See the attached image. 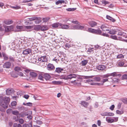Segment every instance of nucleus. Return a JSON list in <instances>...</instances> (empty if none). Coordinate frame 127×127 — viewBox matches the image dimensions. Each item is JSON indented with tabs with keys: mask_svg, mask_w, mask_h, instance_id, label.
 I'll return each instance as SVG.
<instances>
[{
	"mask_svg": "<svg viewBox=\"0 0 127 127\" xmlns=\"http://www.w3.org/2000/svg\"><path fill=\"white\" fill-rule=\"evenodd\" d=\"M30 74L31 77L33 78H34L36 77L37 75V74L33 72H31L30 73Z\"/></svg>",
	"mask_w": 127,
	"mask_h": 127,
	"instance_id": "nucleus-20",
	"label": "nucleus"
},
{
	"mask_svg": "<svg viewBox=\"0 0 127 127\" xmlns=\"http://www.w3.org/2000/svg\"><path fill=\"white\" fill-rule=\"evenodd\" d=\"M76 80H75L74 81H71L70 83H71L73 84L74 85H81L80 82H78L76 81Z\"/></svg>",
	"mask_w": 127,
	"mask_h": 127,
	"instance_id": "nucleus-29",
	"label": "nucleus"
},
{
	"mask_svg": "<svg viewBox=\"0 0 127 127\" xmlns=\"http://www.w3.org/2000/svg\"><path fill=\"white\" fill-rule=\"evenodd\" d=\"M124 56L122 54H120L117 56V59L124 58Z\"/></svg>",
	"mask_w": 127,
	"mask_h": 127,
	"instance_id": "nucleus-47",
	"label": "nucleus"
},
{
	"mask_svg": "<svg viewBox=\"0 0 127 127\" xmlns=\"http://www.w3.org/2000/svg\"><path fill=\"white\" fill-rule=\"evenodd\" d=\"M102 3L103 4H104L105 5H106V4H108V2L106 1L105 0H103L101 1Z\"/></svg>",
	"mask_w": 127,
	"mask_h": 127,
	"instance_id": "nucleus-59",
	"label": "nucleus"
},
{
	"mask_svg": "<svg viewBox=\"0 0 127 127\" xmlns=\"http://www.w3.org/2000/svg\"><path fill=\"white\" fill-rule=\"evenodd\" d=\"M47 68L49 70H53L55 69V67L53 64L49 63L47 65Z\"/></svg>",
	"mask_w": 127,
	"mask_h": 127,
	"instance_id": "nucleus-6",
	"label": "nucleus"
},
{
	"mask_svg": "<svg viewBox=\"0 0 127 127\" xmlns=\"http://www.w3.org/2000/svg\"><path fill=\"white\" fill-rule=\"evenodd\" d=\"M19 122L21 124H22L24 122V121L21 118L19 120Z\"/></svg>",
	"mask_w": 127,
	"mask_h": 127,
	"instance_id": "nucleus-62",
	"label": "nucleus"
},
{
	"mask_svg": "<svg viewBox=\"0 0 127 127\" xmlns=\"http://www.w3.org/2000/svg\"><path fill=\"white\" fill-rule=\"evenodd\" d=\"M42 59V62H47L48 61L47 57L45 56H42L41 57Z\"/></svg>",
	"mask_w": 127,
	"mask_h": 127,
	"instance_id": "nucleus-28",
	"label": "nucleus"
},
{
	"mask_svg": "<svg viewBox=\"0 0 127 127\" xmlns=\"http://www.w3.org/2000/svg\"><path fill=\"white\" fill-rule=\"evenodd\" d=\"M31 51V49L30 48H28L27 49L24 50L22 53V54L24 55H26L29 54Z\"/></svg>",
	"mask_w": 127,
	"mask_h": 127,
	"instance_id": "nucleus-13",
	"label": "nucleus"
},
{
	"mask_svg": "<svg viewBox=\"0 0 127 127\" xmlns=\"http://www.w3.org/2000/svg\"><path fill=\"white\" fill-rule=\"evenodd\" d=\"M59 26L61 28L64 29H67L69 27V26L68 25H64L61 23H60Z\"/></svg>",
	"mask_w": 127,
	"mask_h": 127,
	"instance_id": "nucleus-15",
	"label": "nucleus"
},
{
	"mask_svg": "<svg viewBox=\"0 0 127 127\" xmlns=\"http://www.w3.org/2000/svg\"><path fill=\"white\" fill-rule=\"evenodd\" d=\"M101 115L102 116H111V113L104 112L101 113Z\"/></svg>",
	"mask_w": 127,
	"mask_h": 127,
	"instance_id": "nucleus-24",
	"label": "nucleus"
},
{
	"mask_svg": "<svg viewBox=\"0 0 127 127\" xmlns=\"http://www.w3.org/2000/svg\"><path fill=\"white\" fill-rule=\"evenodd\" d=\"M118 117H112V123L117 122L118 121Z\"/></svg>",
	"mask_w": 127,
	"mask_h": 127,
	"instance_id": "nucleus-31",
	"label": "nucleus"
},
{
	"mask_svg": "<svg viewBox=\"0 0 127 127\" xmlns=\"http://www.w3.org/2000/svg\"><path fill=\"white\" fill-rule=\"evenodd\" d=\"M17 104V103L16 101H13L11 103V105L12 106H15Z\"/></svg>",
	"mask_w": 127,
	"mask_h": 127,
	"instance_id": "nucleus-54",
	"label": "nucleus"
},
{
	"mask_svg": "<svg viewBox=\"0 0 127 127\" xmlns=\"http://www.w3.org/2000/svg\"><path fill=\"white\" fill-rule=\"evenodd\" d=\"M112 81L113 82H116L118 83L120 81V79L118 78H116L112 77Z\"/></svg>",
	"mask_w": 127,
	"mask_h": 127,
	"instance_id": "nucleus-30",
	"label": "nucleus"
},
{
	"mask_svg": "<svg viewBox=\"0 0 127 127\" xmlns=\"http://www.w3.org/2000/svg\"><path fill=\"white\" fill-rule=\"evenodd\" d=\"M71 22L73 23V24H78V25H79L80 24L79 23V22H78L76 20H75V21H71Z\"/></svg>",
	"mask_w": 127,
	"mask_h": 127,
	"instance_id": "nucleus-60",
	"label": "nucleus"
},
{
	"mask_svg": "<svg viewBox=\"0 0 127 127\" xmlns=\"http://www.w3.org/2000/svg\"><path fill=\"white\" fill-rule=\"evenodd\" d=\"M6 94L8 95H9L11 93V89H7L6 91Z\"/></svg>",
	"mask_w": 127,
	"mask_h": 127,
	"instance_id": "nucleus-43",
	"label": "nucleus"
},
{
	"mask_svg": "<svg viewBox=\"0 0 127 127\" xmlns=\"http://www.w3.org/2000/svg\"><path fill=\"white\" fill-rule=\"evenodd\" d=\"M122 102L125 104H127V98L123 99L122 100Z\"/></svg>",
	"mask_w": 127,
	"mask_h": 127,
	"instance_id": "nucleus-57",
	"label": "nucleus"
},
{
	"mask_svg": "<svg viewBox=\"0 0 127 127\" xmlns=\"http://www.w3.org/2000/svg\"><path fill=\"white\" fill-rule=\"evenodd\" d=\"M94 34L100 35H101L102 32L99 29H94Z\"/></svg>",
	"mask_w": 127,
	"mask_h": 127,
	"instance_id": "nucleus-16",
	"label": "nucleus"
},
{
	"mask_svg": "<svg viewBox=\"0 0 127 127\" xmlns=\"http://www.w3.org/2000/svg\"><path fill=\"white\" fill-rule=\"evenodd\" d=\"M5 31V32L12 31H13L14 27L12 25L8 26H4Z\"/></svg>",
	"mask_w": 127,
	"mask_h": 127,
	"instance_id": "nucleus-5",
	"label": "nucleus"
},
{
	"mask_svg": "<svg viewBox=\"0 0 127 127\" xmlns=\"http://www.w3.org/2000/svg\"><path fill=\"white\" fill-rule=\"evenodd\" d=\"M60 23H55L51 25V26L53 28H57L59 26V24Z\"/></svg>",
	"mask_w": 127,
	"mask_h": 127,
	"instance_id": "nucleus-27",
	"label": "nucleus"
},
{
	"mask_svg": "<svg viewBox=\"0 0 127 127\" xmlns=\"http://www.w3.org/2000/svg\"><path fill=\"white\" fill-rule=\"evenodd\" d=\"M44 78L43 76L41 74H39L38 76V79L41 80H43V78Z\"/></svg>",
	"mask_w": 127,
	"mask_h": 127,
	"instance_id": "nucleus-49",
	"label": "nucleus"
},
{
	"mask_svg": "<svg viewBox=\"0 0 127 127\" xmlns=\"http://www.w3.org/2000/svg\"><path fill=\"white\" fill-rule=\"evenodd\" d=\"M63 70H64V69L63 68L58 67L56 68L55 71L56 72L59 73L61 72Z\"/></svg>",
	"mask_w": 127,
	"mask_h": 127,
	"instance_id": "nucleus-26",
	"label": "nucleus"
},
{
	"mask_svg": "<svg viewBox=\"0 0 127 127\" xmlns=\"http://www.w3.org/2000/svg\"><path fill=\"white\" fill-rule=\"evenodd\" d=\"M37 19V17H34L29 18V19L30 21H32L34 20L35 19Z\"/></svg>",
	"mask_w": 127,
	"mask_h": 127,
	"instance_id": "nucleus-56",
	"label": "nucleus"
},
{
	"mask_svg": "<svg viewBox=\"0 0 127 127\" xmlns=\"http://www.w3.org/2000/svg\"><path fill=\"white\" fill-rule=\"evenodd\" d=\"M124 113V111L123 110H121V111H120L119 110H117L116 111V113L117 114L121 115L122 114H123Z\"/></svg>",
	"mask_w": 127,
	"mask_h": 127,
	"instance_id": "nucleus-42",
	"label": "nucleus"
},
{
	"mask_svg": "<svg viewBox=\"0 0 127 127\" xmlns=\"http://www.w3.org/2000/svg\"><path fill=\"white\" fill-rule=\"evenodd\" d=\"M94 29H92L91 28H89L87 30H86V31L89 32L94 33Z\"/></svg>",
	"mask_w": 127,
	"mask_h": 127,
	"instance_id": "nucleus-37",
	"label": "nucleus"
},
{
	"mask_svg": "<svg viewBox=\"0 0 127 127\" xmlns=\"http://www.w3.org/2000/svg\"><path fill=\"white\" fill-rule=\"evenodd\" d=\"M77 75L74 74H70L66 76H64L63 79L65 80H68V79H71L72 78H75L77 77Z\"/></svg>",
	"mask_w": 127,
	"mask_h": 127,
	"instance_id": "nucleus-3",
	"label": "nucleus"
},
{
	"mask_svg": "<svg viewBox=\"0 0 127 127\" xmlns=\"http://www.w3.org/2000/svg\"><path fill=\"white\" fill-rule=\"evenodd\" d=\"M9 58L10 61H11L12 62H14V58L12 56H10Z\"/></svg>",
	"mask_w": 127,
	"mask_h": 127,
	"instance_id": "nucleus-58",
	"label": "nucleus"
},
{
	"mask_svg": "<svg viewBox=\"0 0 127 127\" xmlns=\"http://www.w3.org/2000/svg\"><path fill=\"white\" fill-rule=\"evenodd\" d=\"M29 113L27 112H25L23 113H22L21 115V117H24L28 115Z\"/></svg>",
	"mask_w": 127,
	"mask_h": 127,
	"instance_id": "nucleus-40",
	"label": "nucleus"
},
{
	"mask_svg": "<svg viewBox=\"0 0 127 127\" xmlns=\"http://www.w3.org/2000/svg\"><path fill=\"white\" fill-rule=\"evenodd\" d=\"M35 20L34 22L36 24H39L42 21L41 18L40 17L37 18V19H35Z\"/></svg>",
	"mask_w": 127,
	"mask_h": 127,
	"instance_id": "nucleus-23",
	"label": "nucleus"
},
{
	"mask_svg": "<svg viewBox=\"0 0 127 127\" xmlns=\"http://www.w3.org/2000/svg\"><path fill=\"white\" fill-rule=\"evenodd\" d=\"M14 70L15 71L18 72L19 71H21V68L19 66H16L14 68Z\"/></svg>",
	"mask_w": 127,
	"mask_h": 127,
	"instance_id": "nucleus-34",
	"label": "nucleus"
},
{
	"mask_svg": "<svg viewBox=\"0 0 127 127\" xmlns=\"http://www.w3.org/2000/svg\"><path fill=\"white\" fill-rule=\"evenodd\" d=\"M118 65L120 67H126L127 66V61L123 59L118 62Z\"/></svg>",
	"mask_w": 127,
	"mask_h": 127,
	"instance_id": "nucleus-2",
	"label": "nucleus"
},
{
	"mask_svg": "<svg viewBox=\"0 0 127 127\" xmlns=\"http://www.w3.org/2000/svg\"><path fill=\"white\" fill-rule=\"evenodd\" d=\"M41 25H36L33 28L34 30L37 31L41 30Z\"/></svg>",
	"mask_w": 127,
	"mask_h": 127,
	"instance_id": "nucleus-22",
	"label": "nucleus"
},
{
	"mask_svg": "<svg viewBox=\"0 0 127 127\" xmlns=\"http://www.w3.org/2000/svg\"><path fill=\"white\" fill-rule=\"evenodd\" d=\"M111 76V73L107 74H106L103 75L101 76L100 77L102 78H107L108 77Z\"/></svg>",
	"mask_w": 127,
	"mask_h": 127,
	"instance_id": "nucleus-32",
	"label": "nucleus"
},
{
	"mask_svg": "<svg viewBox=\"0 0 127 127\" xmlns=\"http://www.w3.org/2000/svg\"><path fill=\"white\" fill-rule=\"evenodd\" d=\"M117 33H118L117 34V35H120L121 36H123L124 37H126L125 36L126 33H125L124 32H123L121 31H119L118 30V32H117Z\"/></svg>",
	"mask_w": 127,
	"mask_h": 127,
	"instance_id": "nucleus-18",
	"label": "nucleus"
},
{
	"mask_svg": "<svg viewBox=\"0 0 127 127\" xmlns=\"http://www.w3.org/2000/svg\"><path fill=\"white\" fill-rule=\"evenodd\" d=\"M2 56L4 58V60H7L8 59V57L7 55L4 53L2 54Z\"/></svg>",
	"mask_w": 127,
	"mask_h": 127,
	"instance_id": "nucleus-33",
	"label": "nucleus"
},
{
	"mask_svg": "<svg viewBox=\"0 0 127 127\" xmlns=\"http://www.w3.org/2000/svg\"><path fill=\"white\" fill-rule=\"evenodd\" d=\"M93 48H91L90 49H88V50L87 51L89 53H92L93 52Z\"/></svg>",
	"mask_w": 127,
	"mask_h": 127,
	"instance_id": "nucleus-64",
	"label": "nucleus"
},
{
	"mask_svg": "<svg viewBox=\"0 0 127 127\" xmlns=\"http://www.w3.org/2000/svg\"><path fill=\"white\" fill-rule=\"evenodd\" d=\"M52 82L54 84L58 85L61 83V82L60 81H52Z\"/></svg>",
	"mask_w": 127,
	"mask_h": 127,
	"instance_id": "nucleus-48",
	"label": "nucleus"
},
{
	"mask_svg": "<svg viewBox=\"0 0 127 127\" xmlns=\"http://www.w3.org/2000/svg\"><path fill=\"white\" fill-rule=\"evenodd\" d=\"M12 113L14 115H18L19 114V112L17 110H14L12 111Z\"/></svg>",
	"mask_w": 127,
	"mask_h": 127,
	"instance_id": "nucleus-45",
	"label": "nucleus"
},
{
	"mask_svg": "<svg viewBox=\"0 0 127 127\" xmlns=\"http://www.w3.org/2000/svg\"><path fill=\"white\" fill-rule=\"evenodd\" d=\"M41 31H47L49 29V27L46 25H41Z\"/></svg>",
	"mask_w": 127,
	"mask_h": 127,
	"instance_id": "nucleus-9",
	"label": "nucleus"
},
{
	"mask_svg": "<svg viewBox=\"0 0 127 127\" xmlns=\"http://www.w3.org/2000/svg\"><path fill=\"white\" fill-rule=\"evenodd\" d=\"M80 104L81 105L83 106L84 107L86 108L89 103L88 102H86L85 101H81Z\"/></svg>",
	"mask_w": 127,
	"mask_h": 127,
	"instance_id": "nucleus-21",
	"label": "nucleus"
},
{
	"mask_svg": "<svg viewBox=\"0 0 127 127\" xmlns=\"http://www.w3.org/2000/svg\"><path fill=\"white\" fill-rule=\"evenodd\" d=\"M24 31L26 30L27 31H28L26 29H30L32 28L33 27L30 26H24Z\"/></svg>",
	"mask_w": 127,
	"mask_h": 127,
	"instance_id": "nucleus-25",
	"label": "nucleus"
},
{
	"mask_svg": "<svg viewBox=\"0 0 127 127\" xmlns=\"http://www.w3.org/2000/svg\"><path fill=\"white\" fill-rule=\"evenodd\" d=\"M65 1L64 0H59L56 2V5H58L60 3L62 4L64 3Z\"/></svg>",
	"mask_w": 127,
	"mask_h": 127,
	"instance_id": "nucleus-35",
	"label": "nucleus"
},
{
	"mask_svg": "<svg viewBox=\"0 0 127 127\" xmlns=\"http://www.w3.org/2000/svg\"><path fill=\"white\" fill-rule=\"evenodd\" d=\"M13 22L12 20H6L4 21V23L6 25H9L12 24Z\"/></svg>",
	"mask_w": 127,
	"mask_h": 127,
	"instance_id": "nucleus-19",
	"label": "nucleus"
},
{
	"mask_svg": "<svg viewBox=\"0 0 127 127\" xmlns=\"http://www.w3.org/2000/svg\"><path fill=\"white\" fill-rule=\"evenodd\" d=\"M16 28L18 29H22L24 30V26H23L17 25L16 26Z\"/></svg>",
	"mask_w": 127,
	"mask_h": 127,
	"instance_id": "nucleus-51",
	"label": "nucleus"
},
{
	"mask_svg": "<svg viewBox=\"0 0 127 127\" xmlns=\"http://www.w3.org/2000/svg\"><path fill=\"white\" fill-rule=\"evenodd\" d=\"M27 127H32V122H31L28 124H26Z\"/></svg>",
	"mask_w": 127,
	"mask_h": 127,
	"instance_id": "nucleus-53",
	"label": "nucleus"
},
{
	"mask_svg": "<svg viewBox=\"0 0 127 127\" xmlns=\"http://www.w3.org/2000/svg\"><path fill=\"white\" fill-rule=\"evenodd\" d=\"M90 84L92 85H97V86H100L102 84H101L100 83H95V82H92L90 83Z\"/></svg>",
	"mask_w": 127,
	"mask_h": 127,
	"instance_id": "nucleus-39",
	"label": "nucleus"
},
{
	"mask_svg": "<svg viewBox=\"0 0 127 127\" xmlns=\"http://www.w3.org/2000/svg\"><path fill=\"white\" fill-rule=\"evenodd\" d=\"M49 19H50V18L49 17L44 18L42 19L43 22H47Z\"/></svg>",
	"mask_w": 127,
	"mask_h": 127,
	"instance_id": "nucleus-52",
	"label": "nucleus"
},
{
	"mask_svg": "<svg viewBox=\"0 0 127 127\" xmlns=\"http://www.w3.org/2000/svg\"><path fill=\"white\" fill-rule=\"evenodd\" d=\"M3 98L5 102V105L6 107H5V108H7L8 107V105L9 103L10 99L9 97H3Z\"/></svg>",
	"mask_w": 127,
	"mask_h": 127,
	"instance_id": "nucleus-4",
	"label": "nucleus"
},
{
	"mask_svg": "<svg viewBox=\"0 0 127 127\" xmlns=\"http://www.w3.org/2000/svg\"><path fill=\"white\" fill-rule=\"evenodd\" d=\"M11 76L14 78H16L18 77V73L15 71H13L10 72Z\"/></svg>",
	"mask_w": 127,
	"mask_h": 127,
	"instance_id": "nucleus-11",
	"label": "nucleus"
},
{
	"mask_svg": "<svg viewBox=\"0 0 127 127\" xmlns=\"http://www.w3.org/2000/svg\"><path fill=\"white\" fill-rule=\"evenodd\" d=\"M36 123L37 124L39 125H40L42 124V122L40 120H37L36 121Z\"/></svg>",
	"mask_w": 127,
	"mask_h": 127,
	"instance_id": "nucleus-63",
	"label": "nucleus"
},
{
	"mask_svg": "<svg viewBox=\"0 0 127 127\" xmlns=\"http://www.w3.org/2000/svg\"><path fill=\"white\" fill-rule=\"evenodd\" d=\"M10 7L15 9H17L20 8V7L18 6H11Z\"/></svg>",
	"mask_w": 127,
	"mask_h": 127,
	"instance_id": "nucleus-55",
	"label": "nucleus"
},
{
	"mask_svg": "<svg viewBox=\"0 0 127 127\" xmlns=\"http://www.w3.org/2000/svg\"><path fill=\"white\" fill-rule=\"evenodd\" d=\"M44 78L46 80H49L51 77L47 73H45L43 75Z\"/></svg>",
	"mask_w": 127,
	"mask_h": 127,
	"instance_id": "nucleus-17",
	"label": "nucleus"
},
{
	"mask_svg": "<svg viewBox=\"0 0 127 127\" xmlns=\"http://www.w3.org/2000/svg\"><path fill=\"white\" fill-rule=\"evenodd\" d=\"M110 117H106V119L108 123H111V118Z\"/></svg>",
	"mask_w": 127,
	"mask_h": 127,
	"instance_id": "nucleus-44",
	"label": "nucleus"
},
{
	"mask_svg": "<svg viewBox=\"0 0 127 127\" xmlns=\"http://www.w3.org/2000/svg\"><path fill=\"white\" fill-rule=\"evenodd\" d=\"M72 29L86 30L87 27L85 25H75L73 26Z\"/></svg>",
	"mask_w": 127,
	"mask_h": 127,
	"instance_id": "nucleus-1",
	"label": "nucleus"
},
{
	"mask_svg": "<svg viewBox=\"0 0 127 127\" xmlns=\"http://www.w3.org/2000/svg\"><path fill=\"white\" fill-rule=\"evenodd\" d=\"M11 64L9 62H6L4 64L3 67L4 68H10Z\"/></svg>",
	"mask_w": 127,
	"mask_h": 127,
	"instance_id": "nucleus-8",
	"label": "nucleus"
},
{
	"mask_svg": "<svg viewBox=\"0 0 127 127\" xmlns=\"http://www.w3.org/2000/svg\"><path fill=\"white\" fill-rule=\"evenodd\" d=\"M121 76V74L120 73H118V72H114L112 73V76H113L112 77H118V78H120Z\"/></svg>",
	"mask_w": 127,
	"mask_h": 127,
	"instance_id": "nucleus-10",
	"label": "nucleus"
},
{
	"mask_svg": "<svg viewBox=\"0 0 127 127\" xmlns=\"http://www.w3.org/2000/svg\"><path fill=\"white\" fill-rule=\"evenodd\" d=\"M101 35H102L104 36H106V37H109V35L108 34L105 33H103L102 34H101Z\"/></svg>",
	"mask_w": 127,
	"mask_h": 127,
	"instance_id": "nucleus-61",
	"label": "nucleus"
},
{
	"mask_svg": "<svg viewBox=\"0 0 127 127\" xmlns=\"http://www.w3.org/2000/svg\"><path fill=\"white\" fill-rule=\"evenodd\" d=\"M88 61L85 60L82 61H81L82 65L83 66L85 65L88 63Z\"/></svg>",
	"mask_w": 127,
	"mask_h": 127,
	"instance_id": "nucleus-36",
	"label": "nucleus"
},
{
	"mask_svg": "<svg viewBox=\"0 0 127 127\" xmlns=\"http://www.w3.org/2000/svg\"><path fill=\"white\" fill-rule=\"evenodd\" d=\"M94 80L95 81H99L100 80V78L99 77H95L94 78Z\"/></svg>",
	"mask_w": 127,
	"mask_h": 127,
	"instance_id": "nucleus-46",
	"label": "nucleus"
},
{
	"mask_svg": "<svg viewBox=\"0 0 127 127\" xmlns=\"http://www.w3.org/2000/svg\"><path fill=\"white\" fill-rule=\"evenodd\" d=\"M5 102L2 96H0V106L5 108Z\"/></svg>",
	"mask_w": 127,
	"mask_h": 127,
	"instance_id": "nucleus-7",
	"label": "nucleus"
},
{
	"mask_svg": "<svg viewBox=\"0 0 127 127\" xmlns=\"http://www.w3.org/2000/svg\"><path fill=\"white\" fill-rule=\"evenodd\" d=\"M97 69L98 70H105V69L106 68L105 66L103 65H98V66L97 67Z\"/></svg>",
	"mask_w": 127,
	"mask_h": 127,
	"instance_id": "nucleus-14",
	"label": "nucleus"
},
{
	"mask_svg": "<svg viewBox=\"0 0 127 127\" xmlns=\"http://www.w3.org/2000/svg\"><path fill=\"white\" fill-rule=\"evenodd\" d=\"M122 80L127 79V74H124L122 76Z\"/></svg>",
	"mask_w": 127,
	"mask_h": 127,
	"instance_id": "nucleus-50",
	"label": "nucleus"
},
{
	"mask_svg": "<svg viewBox=\"0 0 127 127\" xmlns=\"http://www.w3.org/2000/svg\"><path fill=\"white\" fill-rule=\"evenodd\" d=\"M76 9V8H67L66 9V11H73L75 10Z\"/></svg>",
	"mask_w": 127,
	"mask_h": 127,
	"instance_id": "nucleus-41",
	"label": "nucleus"
},
{
	"mask_svg": "<svg viewBox=\"0 0 127 127\" xmlns=\"http://www.w3.org/2000/svg\"><path fill=\"white\" fill-rule=\"evenodd\" d=\"M88 24L92 27H93L96 26L97 23L94 21H90L88 22Z\"/></svg>",
	"mask_w": 127,
	"mask_h": 127,
	"instance_id": "nucleus-12",
	"label": "nucleus"
},
{
	"mask_svg": "<svg viewBox=\"0 0 127 127\" xmlns=\"http://www.w3.org/2000/svg\"><path fill=\"white\" fill-rule=\"evenodd\" d=\"M118 30L116 29H112V34H117Z\"/></svg>",
	"mask_w": 127,
	"mask_h": 127,
	"instance_id": "nucleus-38",
	"label": "nucleus"
}]
</instances>
